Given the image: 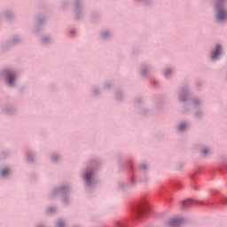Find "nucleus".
Here are the masks:
<instances>
[{
  "instance_id": "1",
  "label": "nucleus",
  "mask_w": 227,
  "mask_h": 227,
  "mask_svg": "<svg viewBox=\"0 0 227 227\" xmlns=\"http://www.w3.org/2000/svg\"><path fill=\"white\" fill-rule=\"evenodd\" d=\"M102 169V160L98 157H92L86 162V168L83 171L82 178L87 189L97 187L98 180L95 178V175Z\"/></svg>"
},
{
  "instance_id": "2",
  "label": "nucleus",
  "mask_w": 227,
  "mask_h": 227,
  "mask_svg": "<svg viewBox=\"0 0 227 227\" xmlns=\"http://www.w3.org/2000/svg\"><path fill=\"white\" fill-rule=\"evenodd\" d=\"M177 100L181 102V104H184L182 110L183 114H189L191 111V104H187V102L191 100V84L189 81H184L183 85L179 88Z\"/></svg>"
},
{
  "instance_id": "3",
  "label": "nucleus",
  "mask_w": 227,
  "mask_h": 227,
  "mask_svg": "<svg viewBox=\"0 0 227 227\" xmlns=\"http://www.w3.org/2000/svg\"><path fill=\"white\" fill-rule=\"evenodd\" d=\"M72 188L68 184H63L53 188V190L49 193V198L54 200L55 197L60 196L61 202L64 207L70 206V192Z\"/></svg>"
},
{
  "instance_id": "4",
  "label": "nucleus",
  "mask_w": 227,
  "mask_h": 227,
  "mask_svg": "<svg viewBox=\"0 0 227 227\" xmlns=\"http://www.w3.org/2000/svg\"><path fill=\"white\" fill-rule=\"evenodd\" d=\"M227 0H214L213 10L216 24H224L227 20Z\"/></svg>"
},
{
  "instance_id": "5",
  "label": "nucleus",
  "mask_w": 227,
  "mask_h": 227,
  "mask_svg": "<svg viewBox=\"0 0 227 227\" xmlns=\"http://www.w3.org/2000/svg\"><path fill=\"white\" fill-rule=\"evenodd\" d=\"M0 75H3L4 84L7 88L11 90L17 88V81L19 79L17 71L11 68H4L0 71Z\"/></svg>"
},
{
  "instance_id": "6",
  "label": "nucleus",
  "mask_w": 227,
  "mask_h": 227,
  "mask_svg": "<svg viewBox=\"0 0 227 227\" xmlns=\"http://www.w3.org/2000/svg\"><path fill=\"white\" fill-rule=\"evenodd\" d=\"M128 166L129 171L131 173L129 175V178L128 184H125L123 182L118 183V189L121 191V192H129V189H134L136 185H137V181L136 180V176H134V165H132V161L126 162Z\"/></svg>"
},
{
  "instance_id": "7",
  "label": "nucleus",
  "mask_w": 227,
  "mask_h": 227,
  "mask_svg": "<svg viewBox=\"0 0 227 227\" xmlns=\"http://www.w3.org/2000/svg\"><path fill=\"white\" fill-rule=\"evenodd\" d=\"M72 6L74 20H76V22H82L86 15L84 0H72Z\"/></svg>"
},
{
  "instance_id": "8",
  "label": "nucleus",
  "mask_w": 227,
  "mask_h": 227,
  "mask_svg": "<svg viewBox=\"0 0 227 227\" xmlns=\"http://www.w3.org/2000/svg\"><path fill=\"white\" fill-rule=\"evenodd\" d=\"M132 212L136 219H141V217H145L146 214H150V204H148V200H144L142 202H138L137 205L133 206Z\"/></svg>"
},
{
  "instance_id": "9",
  "label": "nucleus",
  "mask_w": 227,
  "mask_h": 227,
  "mask_svg": "<svg viewBox=\"0 0 227 227\" xmlns=\"http://www.w3.org/2000/svg\"><path fill=\"white\" fill-rule=\"evenodd\" d=\"M48 16L46 13L40 12L38 13L34 20L35 22V33L39 35L43 31V27H45V24L47 23Z\"/></svg>"
},
{
  "instance_id": "10",
  "label": "nucleus",
  "mask_w": 227,
  "mask_h": 227,
  "mask_svg": "<svg viewBox=\"0 0 227 227\" xmlns=\"http://www.w3.org/2000/svg\"><path fill=\"white\" fill-rule=\"evenodd\" d=\"M223 44H215L214 49L211 50L209 52V61H211V63H215L219 61V59H221V58L223 57Z\"/></svg>"
},
{
  "instance_id": "11",
  "label": "nucleus",
  "mask_w": 227,
  "mask_h": 227,
  "mask_svg": "<svg viewBox=\"0 0 227 227\" xmlns=\"http://www.w3.org/2000/svg\"><path fill=\"white\" fill-rule=\"evenodd\" d=\"M181 205L183 208H191V207H192L193 205H206V207H208V206L214 207L215 205V201L205 203L203 201L193 200L192 199H187L185 200H183Z\"/></svg>"
},
{
  "instance_id": "12",
  "label": "nucleus",
  "mask_w": 227,
  "mask_h": 227,
  "mask_svg": "<svg viewBox=\"0 0 227 227\" xmlns=\"http://www.w3.org/2000/svg\"><path fill=\"white\" fill-rule=\"evenodd\" d=\"M152 64L142 63L140 65V69L138 71L140 77H146V75H148V73L150 72V70H152Z\"/></svg>"
},
{
  "instance_id": "13",
  "label": "nucleus",
  "mask_w": 227,
  "mask_h": 227,
  "mask_svg": "<svg viewBox=\"0 0 227 227\" xmlns=\"http://www.w3.org/2000/svg\"><path fill=\"white\" fill-rule=\"evenodd\" d=\"M185 223V218H172L167 223L168 227H180Z\"/></svg>"
},
{
  "instance_id": "14",
  "label": "nucleus",
  "mask_w": 227,
  "mask_h": 227,
  "mask_svg": "<svg viewBox=\"0 0 227 227\" xmlns=\"http://www.w3.org/2000/svg\"><path fill=\"white\" fill-rule=\"evenodd\" d=\"M137 4H142L145 8H153L155 1L153 0H135Z\"/></svg>"
},
{
  "instance_id": "15",
  "label": "nucleus",
  "mask_w": 227,
  "mask_h": 227,
  "mask_svg": "<svg viewBox=\"0 0 227 227\" xmlns=\"http://www.w3.org/2000/svg\"><path fill=\"white\" fill-rule=\"evenodd\" d=\"M26 161L28 164H35L36 162V154L31 151L26 153Z\"/></svg>"
},
{
  "instance_id": "16",
  "label": "nucleus",
  "mask_w": 227,
  "mask_h": 227,
  "mask_svg": "<svg viewBox=\"0 0 227 227\" xmlns=\"http://www.w3.org/2000/svg\"><path fill=\"white\" fill-rule=\"evenodd\" d=\"M227 169V155L222 157V162L219 167L215 169V171H219V173H224Z\"/></svg>"
},
{
  "instance_id": "17",
  "label": "nucleus",
  "mask_w": 227,
  "mask_h": 227,
  "mask_svg": "<svg viewBox=\"0 0 227 227\" xmlns=\"http://www.w3.org/2000/svg\"><path fill=\"white\" fill-rule=\"evenodd\" d=\"M3 113H4V114H6L7 116H13V114H17V108L12 106H4L3 108Z\"/></svg>"
},
{
  "instance_id": "18",
  "label": "nucleus",
  "mask_w": 227,
  "mask_h": 227,
  "mask_svg": "<svg viewBox=\"0 0 227 227\" xmlns=\"http://www.w3.org/2000/svg\"><path fill=\"white\" fill-rule=\"evenodd\" d=\"M164 96L162 95H159L156 98V101H155V109L157 111H160V109H162V106H164Z\"/></svg>"
},
{
  "instance_id": "19",
  "label": "nucleus",
  "mask_w": 227,
  "mask_h": 227,
  "mask_svg": "<svg viewBox=\"0 0 227 227\" xmlns=\"http://www.w3.org/2000/svg\"><path fill=\"white\" fill-rule=\"evenodd\" d=\"M212 196L216 198L218 200V203H221V205H227V198L223 197L219 192H212Z\"/></svg>"
},
{
  "instance_id": "20",
  "label": "nucleus",
  "mask_w": 227,
  "mask_h": 227,
  "mask_svg": "<svg viewBox=\"0 0 227 227\" xmlns=\"http://www.w3.org/2000/svg\"><path fill=\"white\" fill-rule=\"evenodd\" d=\"M11 45L12 47H16V45H20V42H22V38L20 37V35H13L10 40H9Z\"/></svg>"
},
{
  "instance_id": "21",
  "label": "nucleus",
  "mask_w": 227,
  "mask_h": 227,
  "mask_svg": "<svg viewBox=\"0 0 227 227\" xmlns=\"http://www.w3.org/2000/svg\"><path fill=\"white\" fill-rule=\"evenodd\" d=\"M189 129V121H183L179 122V125L177 126V132H185Z\"/></svg>"
},
{
  "instance_id": "22",
  "label": "nucleus",
  "mask_w": 227,
  "mask_h": 227,
  "mask_svg": "<svg viewBox=\"0 0 227 227\" xmlns=\"http://www.w3.org/2000/svg\"><path fill=\"white\" fill-rule=\"evenodd\" d=\"M125 97V92L121 89H118L115 92V100L117 102H123V98Z\"/></svg>"
},
{
  "instance_id": "23",
  "label": "nucleus",
  "mask_w": 227,
  "mask_h": 227,
  "mask_svg": "<svg viewBox=\"0 0 227 227\" xmlns=\"http://www.w3.org/2000/svg\"><path fill=\"white\" fill-rule=\"evenodd\" d=\"M193 116H194L195 120H203V118L205 116V111H203L202 109H197L194 112Z\"/></svg>"
},
{
  "instance_id": "24",
  "label": "nucleus",
  "mask_w": 227,
  "mask_h": 227,
  "mask_svg": "<svg viewBox=\"0 0 227 227\" xmlns=\"http://www.w3.org/2000/svg\"><path fill=\"white\" fill-rule=\"evenodd\" d=\"M12 47H13L12 45V43H10V41H7L6 43H4L0 46V51L1 52H6V51H10Z\"/></svg>"
},
{
  "instance_id": "25",
  "label": "nucleus",
  "mask_w": 227,
  "mask_h": 227,
  "mask_svg": "<svg viewBox=\"0 0 227 227\" xmlns=\"http://www.w3.org/2000/svg\"><path fill=\"white\" fill-rule=\"evenodd\" d=\"M10 168H3L0 169V176L1 178H8L10 176Z\"/></svg>"
},
{
  "instance_id": "26",
  "label": "nucleus",
  "mask_w": 227,
  "mask_h": 227,
  "mask_svg": "<svg viewBox=\"0 0 227 227\" xmlns=\"http://www.w3.org/2000/svg\"><path fill=\"white\" fill-rule=\"evenodd\" d=\"M90 91H91V95L94 98H97L100 97V95H101L100 89H98V87H97V86L92 87Z\"/></svg>"
},
{
  "instance_id": "27",
  "label": "nucleus",
  "mask_w": 227,
  "mask_h": 227,
  "mask_svg": "<svg viewBox=\"0 0 227 227\" xmlns=\"http://www.w3.org/2000/svg\"><path fill=\"white\" fill-rule=\"evenodd\" d=\"M99 36L102 40H109L111 38V32L109 30H104L100 32Z\"/></svg>"
},
{
  "instance_id": "28",
  "label": "nucleus",
  "mask_w": 227,
  "mask_h": 227,
  "mask_svg": "<svg viewBox=\"0 0 227 227\" xmlns=\"http://www.w3.org/2000/svg\"><path fill=\"white\" fill-rule=\"evenodd\" d=\"M100 19V13L97 11H94L90 13V20L92 22H97Z\"/></svg>"
},
{
  "instance_id": "29",
  "label": "nucleus",
  "mask_w": 227,
  "mask_h": 227,
  "mask_svg": "<svg viewBox=\"0 0 227 227\" xmlns=\"http://www.w3.org/2000/svg\"><path fill=\"white\" fill-rule=\"evenodd\" d=\"M150 109H148L147 107H142L139 110V114L142 115L144 118H146V116H150Z\"/></svg>"
},
{
  "instance_id": "30",
  "label": "nucleus",
  "mask_w": 227,
  "mask_h": 227,
  "mask_svg": "<svg viewBox=\"0 0 227 227\" xmlns=\"http://www.w3.org/2000/svg\"><path fill=\"white\" fill-rule=\"evenodd\" d=\"M122 156L121 154H117V160H118V164H119V169L121 171L125 168V162L121 160Z\"/></svg>"
},
{
  "instance_id": "31",
  "label": "nucleus",
  "mask_w": 227,
  "mask_h": 227,
  "mask_svg": "<svg viewBox=\"0 0 227 227\" xmlns=\"http://www.w3.org/2000/svg\"><path fill=\"white\" fill-rule=\"evenodd\" d=\"M4 17L7 20H13V12L10 10H5L4 12Z\"/></svg>"
},
{
  "instance_id": "32",
  "label": "nucleus",
  "mask_w": 227,
  "mask_h": 227,
  "mask_svg": "<svg viewBox=\"0 0 227 227\" xmlns=\"http://www.w3.org/2000/svg\"><path fill=\"white\" fill-rule=\"evenodd\" d=\"M12 155V152L10 150L2 151L0 153V159H8Z\"/></svg>"
},
{
  "instance_id": "33",
  "label": "nucleus",
  "mask_w": 227,
  "mask_h": 227,
  "mask_svg": "<svg viewBox=\"0 0 227 227\" xmlns=\"http://www.w3.org/2000/svg\"><path fill=\"white\" fill-rule=\"evenodd\" d=\"M60 159H61V155L59 153H53L51 156V160L53 163L59 162Z\"/></svg>"
},
{
  "instance_id": "34",
  "label": "nucleus",
  "mask_w": 227,
  "mask_h": 227,
  "mask_svg": "<svg viewBox=\"0 0 227 227\" xmlns=\"http://www.w3.org/2000/svg\"><path fill=\"white\" fill-rule=\"evenodd\" d=\"M41 43L42 45H49V43H51V37L49 36H43L42 39H41Z\"/></svg>"
},
{
  "instance_id": "35",
  "label": "nucleus",
  "mask_w": 227,
  "mask_h": 227,
  "mask_svg": "<svg viewBox=\"0 0 227 227\" xmlns=\"http://www.w3.org/2000/svg\"><path fill=\"white\" fill-rule=\"evenodd\" d=\"M191 104L192 106H193V107H198L200 104H201V101L200 100V98H193L191 101Z\"/></svg>"
},
{
  "instance_id": "36",
  "label": "nucleus",
  "mask_w": 227,
  "mask_h": 227,
  "mask_svg": "<svg viewBox=\"0 0 227 227\" xmlns=\"http://www.w3.org/2000/svg\"><path fill=\"white\" fill-rule=\"evenodd\" d=\"M46 214L47 215H54L56 214V207H50L46 209Z\"/></svg>"
},
{
  "instance_id": "37",
  "label": "nucleus",
  "mask_w": 227,
  "mask_h": 227,
  "mask_svg": "<svg viewBox=\"0 0 227 227\" xmlns=\"http://www.w3.org/2000/svg\"><path fill=\"white\" fill-rule=\"evenodd\" d=\"M112 87L113 83L111 82V81H106L103 84V90H111Z\"/></svg>"
},
{
  "instance_id": "38",
  "label": "nucleus",
  "mask_w": 227,
  "mask_h": 227,
  "mask_svg": "<svg viewBox=\"0 0 227 227\" xmlns=\"http://www.w3.org/2000/svg\"><path fill=\"white\" fill-rule=\"evenodd\" d=\"M68 6H70V1L69 0H63L61 3V8L63 10H67V8H68Z\"/></svg>"
},
{
  "instance_id": "39",
  "label": "nucleus",
  "mask_w": 227,
  "mask_h": 227,
  "mask_svg": "<svg viewBox=\"0 0 227 227\" xmlns=\"http://www.w3.org/2000/svg\"><path fill=\"white\" fill-rule=\"evenodd\" d=\"M144 102H145V100L143 99V97H141V96H138L134 98V104H136V105L143 104Z\"/></svg>"
},
{
  "instance_id": "40",
  "label": "nucleus",
  "mask_w": 227,
  "mask_h": 227,
  "mask_svg": "<svg viewBox=\"0 0 227 227\" xmlns=\"http://www.w3.org/2000/svg\"><path fill=\"white\" fill-rule=\"evenodd\" d=\"M138 167H139V169L144 171V173H146V171H148V164L146 163H142Z\"/></svg>"
},
{
  "instance_id": "41",
  "label": "nucleus",
  "mask_w": 227,
  "mask_h": 227,
  "mask_svg": "<svg viewBox=\"0 0 227 227\" xmlns=\"http://www.w3.org/2000/svg\"><path fill=\"white\" fill-rule=\"evenodd\" d=\"M173 72L172 68H167L164 72H163V75L164 77H166L168 79V77H169V75H171V73Z\"/></svg>"
},
{
  "instance_id": "42",
  "label": "nucleus",
  "mask_w": 227,
  "mask_h": 227,
  "mask_svg": "<svg viewBox=\"0 0 227 227\" xmlns=\"http://www.w3.org/2000/svg\"><path fill=\"white\" fill-rule=\"evenodd\" d=\"M170 185L172 189H182V184L180 183L172 182L170 183Z\"/></svg>"
},
{
  "instance_id": "43",
  "label": "nucleus",
  "mask_w": 227,
  "mask_h": 227,
  "mask_svg": "<svg viewBox=\"0 0 227 227\" xmlns=\"http://www.w3.org/2000/svg\"><path fill=\"white\" fill-rule=\"evenodd\" d=\"M139 52H141V48L135 46L132 50L131 54H133V56H136V55L139 54Z\"/></svg>"
},
{
  "instance_id": "44",
  "label": "nucleus",
  "mask_w": 227,
  "mask_h": 227,
  "mask_svg": "<svg viewBox=\"0 0 227 227\" xmlns=\"http://www.w3.org/2000/svg\"><path fill=\"white\" fill-rule=\"evenodd\" d=\"M201 154L204 155L205 157H207V155H208V153H210V150H208V148H204L200 151Z\"/></svg>"
},
{
  "instance_id": "45",
  "label": "nucleus",
  "mask_w": 227,
  "mask_h": 227,
  "mask_svg": "<svg viewBox=\"0 0 227 227\" xmlns=\"http://www.w3.org/2000/svg\"><path fill=\"white\" fill-rule=\"evenodd\" d=\"M195 86L196 88L200 89V88H203V82L201 80H199L195 82Z\"/></svg>"
},
{
  "instance_id": "46",
  "label": "nucleus",
  "mask_w": 227,
  "mask_h": 227,
  "mask_svg": "<svg viewBox=\"0 0 227 227\" xmlns=\"http://www.w3.org/2000/svg\"><path fill=\"white\" fill-rule=\"evenodd\" d=\"M56 227H65V222L63 220H58Z\"/></svg>"
},
{
  "instance_id": "47",
  "label": "nucleus",
  "mask_w": 227,
  "mask_h": 227,
  "mask_svg": "<svg viewBox=\"0 0 227 227\" xmlns=\"http://www.w3.org/2000/svg\"><path fill=\"white\" fill-rule=\"evenodd\" d=\"M115 226L116 227H128L127 223H125L123 222H117V223H115Z\"/></svg>"
},
{
  "instance_id": "48",
  "label": "nucleus",
  "mask_w": 227,
  "mask_h": 227,
  "mask_svg": "<svg viewBox=\"0 0 227 227\" xmlns=\"http://www.w3.org/2000/svg\"><path fill=\"white\" fill-rule=\"evenodd\" d=\"M184 166H185V163H178L177 166L176 167V169L180 171L181 169H184Z\"/></svg>"
},
{
  "instance_id": "49",
  "label": "nucleus",
  "mask_w": 227,
  "mask_h": 227,
  "mask_svg": "<svg viewBox=\"0 0 227 227\" xmlns=\"http://www.w3.org/2000/svg\"><path fill=\"white\" fill-rule=\"evenodd\" d=\"M139 184H146L148 182V177L145 176L139 179Z\"/></svg>"
},
{
  "instance_id": "50",
  "label": "nucleus",
  "mask_w": 227,
  "mask_h": 227,
  "mask_svg": "<svg viewBox=\"0 0 227 227\" xmlns=\"http://www.w3.org/2000/svg\"><path fill=\"white\" fill-rule=\"evenodd\" d=\"M199 173H200V170L196 171L192 176H190L191 180L195 182L196 179L194 178V176H196V175H198Z\"/></svg>"
},
{
  "instance_id": "51",
  "label": "nucleus",
  "mask_w": 227,
  "mask_h": 227,
  "mask_svg": "<svg viewBox=\"0 0 227 227\" xmlns=\"http://www.w3.org/2000/svg\"><path fill=\"white\" fill-rule=\"evenodd\" d=\"M30 178L32 180H35V179L38 178V174H36V173L30 174Z\"/></svg>"
},
{
  "instance_id": "52",
  "label": "nucleus",
  "mask_w": 227,
  "mask_h": 227,
  "mask_svg": "<svg viewBox=\"0 0 227 227\" xmlns=\"http://www.w3.org/2000/svg\"><path fill=\"white\" fill-rule=\"evenodd\" d=\"M26 90V86H21L19 90H18V91H19V93H24V91Z\"/></svg>"
},
{
  "instance_id": "53",
  "label": "nucleus",
  "mask_w": 227,
  "mask_h": 227,
  "mask_svg": "<svg viewBox=\"0 0 227 227\" xmlns=\"http://www.w3.org/2000/svg\"><path fill=\"white\" fill-rule=\"evenodd\" d=\"M75 30H71V35H74Z\"/></svg>"
},
{
  "instance_id": "54",
  "label": "nucleus",
  "mask_w": 227,
  "mask_h": 227,
  "mask_svg": "<svg viewBox=\"0 0 227 227\" xmlns=\"http://www.w3.org/2000/svg\"><path fill=\"white\" fill-rule=\"evenodd\" d=\"M194 191H198V186H193Z\"/></svg>"
},
{
  "instance_id": "55",
  "label": "nucleus",
  "mask_w": 227,
  "mask_h": 227,
  "mask_svg": "<svg viewBox=\"0 0 227 227\" xmlns=\"http://www.w3.org/2000/svg\"><path fill=\"white\" fill-rule=\"evenodd\" d=\"M153 84L157 85V82H153Z\"/></svg>"
},
{
  "instance_id": "56",
  "label": "nucleus",
  "mask_w": 227,
  "mask_h": 227,
  "mask_svg": "<svg viewBox=\"0 0 227 227\" xmlns=\"http://www.w3.org/2000/svg\"><path fill=\"white\" fill-rule=\"evenodd\" d=\"M37 227H43V225H39V226H37Z\"/></svg>"
}]
</instances>
